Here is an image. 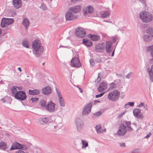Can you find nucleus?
<instances>
[{
    "mask_svg": "<svg viewBox=\"0 0 153 153\" xmlns=\"http://www.w3.org/2000/svg\"><path fill=\"white\" fill-rule=\"evenodd\" d=\"M81 8V7L79 5H76L70 7L65 14L66 20L71 21L78 18L79 16L77 13L80 12Z\"/></svg>",
    "mask_w": 153,
    "mask_h": 153,
    "instance_id": "1",
    "label": "nucleus"
},
{
    "mask_svg": "<svg viewBox=\"0 0 153 153\" xmlns=\"http://www.w3.org/2000/svg\"><path fill=\"white\" fill-rule=\"evenodd\" d=\"M33 52L36 57L40 56L43 51V47L38 40H35L32 43Z\"/></svg>",
    "mask_w": 153,
    "mask_h": 153,
    "instance_id": "2",
    "label": "nucleus"
},
{
    "mask_svg": "<svg viewBox=\"0 0 153 153\" xmlns=\"http://www.w3.org/2000/svg\"><path fill=\"white\" fill-rule=\"evenodd\" d=\"M139 16L142 21L145 23L149 22L152 20V15L146 11L141 12L139 14Z\"/></svg>",
    "mask_w": 153,
    "mask_h": 153,
    "instance_id": "3",
    "label": "nucleus"
},
{
    "mask_svg": "<svg viewBox=\"0 0 153 153\" xmlns=\"http://www.w3.org/2000/svg\"><path fill=\"white\" fill-rule=\"evenodd\" d=\"M120 94V92L117 90H115L108 94V98L110 100L116 101L119 100Z\"/></svg>",
    "mask_w": 153,
    "mask_h": 153,
    "instance_id": "4",
    "label": "nucleus"
},
{
    "mask_svg": "<svg viewBox=\"0 0 153 153\" xmlns=\"http://www.w3.org/2000/svg\"><path fill=\"white\" fill-rule=\"evenodd\" d=\"M14 22V20L13 19L3 18L1 20V26L2 27L4 28L8 25L13 23Z\"/></svg>",
    "mask_w": 153,
    "mask_h": 153,
    "instance_id": "5",
    "label": "nucleus"
},
{
    "mask_svg": "<svg viewBox=\"0 0 153 153\" xmlns=\"http://www.w3.org/2000/svg\"><path fill=\"white\" fill-rule=\"evenodd\" d=\"M75 34L76 36L80 38L84 37L86 35L85 30L80 27L75 29Z\"/></svg>",
    "mask_w": 153,
    "mask_h": 153,
    "instance_id": "6",
    "label": "nucleus"
},
{
    "mask_svg": "<svg viewBox=\"0 0 153 153\" xmlns=\"http://www.w3.org/2000/svg\"><path fill=\"white\" fill-rule=\"evenodd\" d=\"M94 12V8L90 5L84 7L82 11L83 15L85 17L92 14Z\"/></svg>",
    "mask_w": 153,
    "mask_h": 153,
    "instance_id": "7",
    "label": "nucleus"
},
{
    "mask_svg": "<svg viewBox=\"0 0 153 153\" xmlns=\"http://www.w3.org/2000/svg\"><path fill=\"white\" fill-rule=\"evenodd\" d=\"M126 127L124 124L121 123L119 127V129L117 133L119 136L123 135L126 132Z\"/></svg>",
    "mask_w": 153,
    "mask_h": 153,
    "instance_id": "8",
    "label": "nucleus"
},
{
    "mask_svg": "<svg viewBox=\"0 0 153 153\" xmlns=\"http://www.w3.org/2000/svg\"><path fill=\"white\" fill-rule=\"evenodd\" d=\"M75 122L78 131H80L82 130L84 124L83 121L81 119L77 118L75 120Z\"/></svg>",
    "mask_w": 153,
    "mask_h": 153,
    "instance_id": "9",
    "label": "nucleus"
},
{
    "mask_svg": "<svg viewBox=\"0 0 153 153\" xmlns=\"http://www.w3.org/2000/svg\"><path fill=\"white\" fill-rule=\"evenodd\" d=\"M55 104L52 101L49 102L46 107L47 110L50 112H54L55 111Z\"/></svg>",
    "mask_w": 153,
    "mask_h": 153,
    "instance_id": "10",
    "label": "nucleus"
},
{
    "mask_svg": "<svg viewBox=\"0 0 153 153\" xmlns=\"http://www.w3.org/2000/svg\"><path fill=\"white\" fill-rule=\"evenodd\" d=\"M92 106V104L91 103L87 104L84 108L82 112V114L86 116L90 113L91 111V109Z\"/></svg>",
    "mask_w": 153,
    "mask_h": 153,
    "instance_id": "11",
    "label": "nucleus"
},
{
    "mask_svg": "<svg viewBox=\"0 0 153 153\" xmlns=\"http://www.w3.org/2000/svg\"><path fill=\"white\" fill-rule=\"evenodd\" d=\"M17 94H16L15 97L16 99L20 100H23L26 98L27 95L25 92L23 91H19Z\"/></svg>",
    "mask_w": 153,
    "mask_h": 153,
    "instance_id": "12",
    "label": "nucleus"
},
{
    "mask_svg": "<svg viewBox=\"0 0 153 153\" xmlns=\"http://www.w3.org/2000/svg\"><path fill=\"white\" fill-rule=\"evenodd\" d=\"M56 94L58 97L59 102L60 106L62 107H65V103L64 101L62 98V95L61 94L59 91L56 88Z\"/></svg>",
    "mask_w": 153,
    "mask_h": 153,
    "instance_id": "13",
    "label": "nucleus"
},
{
    "mask_svg": "<svg viewBox=\"0 0 153 153\" xmlns=\"http://www.w3.org/2000/svg\"><path fill=\"white\" fill-rule=\"evenodd\" d=\"M107 89V84L105 81H102L97 88V90L99 92H102Z\"/></svg>",
    "mask_w": 153,
    "mask_h": 153,
    "instance_id": "14",
    "label": "nucleus"
},
{
    "mask_svg": "<svg viewBox=\"0 0 153 153\" xmlns=\"http://www.w3.org/2000/svg\"><path fill=\"white\" fill-rule=\"evenodd\" d=\"M71 65L75 67H79L81 66V64L79 59L77 57L73 58L71 61Z\"/></svg>",
    "mask_w": 153,
    "mask_h": 153,
    "instance_id": "15",
    "label": "nucleus"
},
{
    "mask_svg": "<svg viewBox=\"0 0 153 153\" xmlns=\"http://www.w3.org/2000/svg\"><path fill=\"white\" fill-rule=\"evenodd\" d=\"M142 38L144 41L146 43H149L153 41V35L144 34Z\"/></svg>",
    "mask_w": 153,
    "mask_h": 153,
    "instance_id": "16",
    "label": "nucleus"
},
{
    "mask_svg": "<svg viewBox=\"0 0 153 153\" xmlns=\"http://www.w3.org/2000/svg\"><path fill=\"white\" fill-rule=\"evenodd\" d=\"M105 46L104 43L99 44L95 47V50L96 52H103L105 50Z\"/></svg>",
    "mask_w": 153,
    "mask_h": 153,
    "instance_id": "17",
    "label": "nucleus"
},
{
    "mask_svg": "<svg viewBox=\"0 0 153 153\" xmlns=\"http://www.w3.org/2000/svg\"><path fill=\"white\" fill-rule=\"evenodd\" d=\"M141 110L139 108L134 109L133 110L134 115L138 118L141 119L143 117V116L140 113Z\"/></svg>",
    "mask_w": 153,
    "mask_h": 153,
    "instance_id": "18",
    "label": "nucleus"
},
{
    "mask_svg": "<svg viewBox=\"0 0 153 153\" xmlns=\"http://www.w3.org/2000/svg\"><path fill=\"white\" fill-rule=\"evenodd\" d=\"M12 2V4L16 9H19L22 6L21 0H13Z\"/></svg>",
    "mask_w": 153,
    "mask_h": 153,
    "instance_id": "19",
    "label": "nucleus"
},
{
    "mask_svg": "<svg viewBox=\"0 0 153 153\" xmlns=\"http://www.w3.org/2000/svg\"><path fill=\"white\" fill-rule=\"evenodd\" d=\"M51 88L49 86L45 87L42 89V93L43 94L48 95L51 92Z\"/></svg>",
    "mask_w": 153,
    "mask_h": 153,
    "instance_id": "20",
    "label": "nucleus"
},
{
    "mask_svg": "<svg viewBox=\"0 0 153 153\" xmlns=\"http://www.w3.org/2000/svg\"><path fill=\"white\" fill-rule=\"evenodd\" d=\"M21 144L15 142L12 144L10 150H12L16 149H20L21 148Z\"/></svg>",
    "mask_w": 153,
    "mask_h": 153,
    "instance_id": "21",
    "label": "nucleus"
},
{
    "mask_svg": "<svg viewBox=\"0 0 153 153\" xmlns=\"http://www.w3.org/2000/svg\"><path fill=\"white\" fill-rule=\"evenodd\" d=\"M112 44V43L111 41H108L106 42L105 49L107 53H109L111 51V47Z\"/></svg>",
    "mask_w": 153,
    "mask_h": 153,
    "instance_id": "22",
    "label": "nucleus"
},
{
    "mask_svg": "<svg viewBox=\"0 0 153 153\" xmlns=\"http://www.w3.org/2000/svg\"><path fill=\"white\" fill-rule=\"evenodd\" d=\"M49 121L47 117L40 118L38 119V122L39 123L43 125L47 123Z\"/></svg>",
    "mask_w": 153,
    "mask_h": 153,
    "instance_id": "23",
    "label": "nucleus"
},
{
    "mask_svg": "<svg viewBox=\"0 0 153 153\" xmlns=\"http://www.w3.org/2000/svg\"><path fill=\"white\" fill-rule=\"evenodd\" d=\"M22 24L24 26L25 29L27 30L30 25V22L28 19L27 18H24L22 21Z\"/></svg>",
    "mask_w": 153,
    "mask_h": 153,
    "instance_id": "24",
    "label": "nucleus"
},
{
    "mask_svg": "<svg viewBox=\"0 0 153 153\" xmlns=\"http://www.w3.org/2000/svg\"><path fill=\"white\" fill-rule=\"evenodd\" d=\"M40 93V91L37 89L28 90V93L30 95H36L39 94Z\"/></svg>",
    "mask_w": 153,
    "mask_h": 153,
    "instance_id": "25",
    "label": "nucleus"
},
{
    "mask_svg": "<svg viewBox=\"0 0 153 153\" xmlns=\"http://www.w3.org/2000/svg\"><path fill=\"white\" fill-rule=\"evenodd\" d=\"M83 43L86 46L89 47L91 46L92 45V43L91 42L85 39H83Z\"/></svg>",
    "mask_w": 153,
    "mask_h": 153,
    "instance_id": "26",
    "label": "nucleus"
},
{
    "mask_svg": "<svg viewBox=\"0 0 153 153\" xmlns=\"http://www.w3.org/2000/svg\"><path fill=\"white\" fill-rule=\"evenodd\" d=\"M90 38L94 41H96L99 40L100 37L99 36L95 35H91Z\"/></svg>",
    "mask_w": 153,
    "mask_h": 153,
    "instance_id": "27",
    "label": "nucleus"
},
{
    "mask_svg": "<svg viewBox=\"0 0 153 153\" xmlns=\"http://www.w3.org/2000/svg\"><path fill=\"white\" fill-rule=\"evenodd\" d=\"M146 33L150 35H153V28L152 27H148L146 30Z\"/></svg>",
    "mask_w": 153,
    "mask_h": 153,
    "instance_id": "28",
    "label": "nucleus"
},
{
    "mask_svg": "<svg viewBox=\"0 0 153 153\" xmlns=\"http://www.w3.org/2000/svg\"><path fill=\"white\" fill-rule=\"evenodd\" d=\"M95 128L98 134H100L103 132V129H102V127L101 125H97L96 126Z\"/></svg>",
    "mask_w": 153,
    "mask_h": 153,
    "instance_id": "29",
    "label": "nucleus"
},
{
    "mask_svg": "<svg viewBox=\"0 0 153 153\" xmlns=\"http://www.w3.org/2000/svg\"><path fill=\"white\" fill-rule=\"evenodd\" d=\"M7 149V145L6 143L3 142H0V149L5 150Z\"/></svg>",
    "mask_w": 153,
    "mask_h": 153,
    "instance_id": "30",
    "label": "nucleus"
},
{
    "mask_svg": "<svg viewBox=\"0 0 153 153\" xmlns=\"http://www.w3.org/2000/svg\"><path fill=\"white\" fill-rule=\"evenodd\" d=\"M20 91L19 90H18V89L16 88V87L15 86L13 87V88L12 90V94H13V95L15 97L16 95H17V94Z\"/></svg>",
    "mask_w": 153,
    "mask_h": 153,
    "instance_id": "31",
    "label": "nucleus"
},
{
    "mask_svg": "<svg viewBox=\"0 0 153 153\" xmlns=\"http://www.w3.org/2000/svg\"><path fill=\"white\" fill-rule=\"evenodd\" d=\"M125 123L126 124L128 128V131H130L133 130V129L131 127V123L130 121H126L125 122Z\"/></svg>",
    "mask_w": 153,
    "mask_h": 153,
    "instance_id": "32",
    "label": "nucleus"
},
{
    "mask_svg": "<svg viewBox=\"0 0 153 153\" xmlns=\"http://www.w3.org/2000/svg\"><path fill=\"white\" fill-rule=\"evenodd\" d=\"M110 15V13L108 11H104L101 13V16L103 18H105Z\"/></svg>",
    "mask_w": 153,
    "mask_h": 153,
    "instance_id": "33",
    "label": "nucleus"
},
{
    "mask_svg": "<svg viewBox=\"0 0 153 153\" xmlns=\"http://www.w3.org/2000/svg\"><path fill=\"white\" fill-rule=\"evenodd\" d=\"M147 71L149 74V77L151 80L153 82V72L147 69Z\"/></svg>",
    "mask_w": 153,
    "mask_h": 153,
    "instance_id": "34",
    "label": "nucleus"
},
{
    "mask_svg": "<svg viewBox=\"0 0 153 153\" xmlns=\"http://www.w3.org/2000/svg\"><path fill=\"white\" fill-rule=\"evenodd\" d=\"M22 45L26 48H29V43L26 40H24L22 43Z\"/></svg>",
    "mask_w": 153,
    "mask_h": 153,
    "instance_id": "35",
    "label": "nucleus"
},
{
    "mask_svg": "<svg viewBox=\"0 0 153 153\" xmlns=\"http://www.w3.org/2000/svg\"><path fill=\"white\" fill-rule=\"evenodd\" d=\"M117 87V84L115 83L112 82L110 84V87L109 88V89L112 90L113 89L116 88Z\"/></svg>",
    "mask_w": 153,
    "mask_h": 153,
    "instance_id": "36",
    "label": "nucleus"
},
{
    "mask_svg": "<svg viewBox=\"0 0 153 153\" xmlns=\"http://www.w3.org/2000/svg\"><path fill=\"white\" fill-rule=\"evenodd\" d=\"M82 148H86L88 146V143L85 140H82Z\"/></svg>",
    "mask_w": 153,
    "mask_h": 153,
    "instance_id": "37",
    "label": "nucleus"
},
{
    "mask_svg": "<svg viewBox=\"0 0 153 153\" xmlns=\"http://www.w3.org/2000/svg\"><path fill=\"white\" fill-rule=\"evenodd\" d=\"M148 51H151V56L153 57V45L149 46L147 48Z\"/></svg>",
    "mask_w": 153,
    "mask_h": 153,
    "instance_id": "38",
    "label": "nucleus"
},
{
    "mask_svg": "<svg viewBox=\"0 0 153 153\" xmlns=\"http://www.w3.org/2000/svg\"><path fill=\"white\" fill-rule=\"evenodd\" d=\"M39 103L41 106L42 107H45L47 106L46 102L44 100H40Z\"/></svg>",
    "mask_w": 153,
    "mask_h": 153,
    "instance_id": "39",
    "label": "nucleus"
},
{
    "mask_svg": "<svg viewBox=\"0 0 153 153\" xmlns=\"http://www.w3.org/2000/svg\"><path fill=\"white\" fill-rule=\"evenodd\" d=\"M134 102H129L127 103L125 105V108H128L127 106L130 105V106H133L134 105Z\"/></svg>",
    "mask_w": 153,
    "mask_h": 153,
    "instance_id": "40",
    "label": "nucleus"
},
{
    "mask_svg": "<svg viewBox=\"0 0 153 153\" xmlns=\"http://www.w3.org/2000/svg\"><path fill=\"white\" fill-rule=\"evenodd\" d=\"M21 148L20 149L26 150L27 149V147L26 145L24 144H21Z\"/></svg>",
    "mask_w": 153,
    "mask_h": 153,
    "instance_id": "41",
    "label": "nucleus"
},
{
    "mask_svg": "<svg viewBox=\"0 0 153 153\" xmlns=\"http://www.w3.org/2000/svg\"><path fill=\"white\" fill-rule=\"evenodd\" d=\"M38 100H39V98H38L36 97L32 98L30 99V100L32 101V102H34L35 101H38Z\"/></svg>",
    "mask_w": 153,
    "mask_h": 153,
    "instance_id": "42",
    "label": "nucleus"
},
{
    "mask_svg": "<svg viewBox=\"0 0 153 153\" xmlns=\"http://www.w3.org/2000/svg\"><path fill=\"white\" fill-rule=\"evenodd\" d=\"M40 8L43 10H45L47 9V7L45 4H42L40 7Z\"/></svg>",
    "mask_w": 153,
    "mask_h": 153,
    "instance_id": "43",
    "label": "nucleus"
},
{
    "mask_svg": "<svg viewBox=\"0 0 153 153\" xmlns=\"http://www.w3.org/2000/svg\"><path fill=\"white\" fill-rule=\"evenodd\" d=\"M102 114V112L100 111H99L97 113L94 114V115L95 117L98 116H100Z\"/></svg>",
    "mask_w": 153,
    "mask_h": 153,
    "instance_id": "44",
    "label": "nucleus"
},
{
    "mask_svg": "<svg viewBox=\"0 0 153 153\" xmlns=\"http://www.w3.org/2000/svg\"><path fill=\"white\" fill-rule=\"evenodd\" d=\"M90 64L92 66H94L95 65L94 62V61L93 59H91L90 60Z\"/></svg>",
    "mask_w": 153,
    "mask_h": 153,
    "instance_id": "45",
    "label": "nucleus"
},
{
    "mask_svg": "<svg viewBox=\"0 0 153 153\" xmlns=\"http://www.w3.org/2000/svg\"><path fill=\"white\" fill-rule=\"evenodd\" d=\"M132 75V73L131 72H130L129 73V74L126 76V77L127 78L129 79L131 77V76Z\"/></svg>",
    "mask_w": 153,
    "mask_h": 153,
    "instance_id": "46",
    "label": "nucleus"
},
{
    "mask_svg": "<svg viewBox=\"0 0 153 153\" xmlns=\"http://www.w3.org/2000/svg\"><path fill=\"white\" fill-rule=\"evenodd\" d=\"M120 146V147H126V145L125 143H119Z\"/></svg>",
    "mask_w": 153,
    "mask_h": 153,
    "instance_id": "47",
    "label": "nucleus"
},
{
    "mask_svg": "<svg viewBox=\"0 0 153 153\" xmlns=\"http://www.w3.org/2000/svg\"><path fill=\"white\" fill-rule=\"evenodd\" d=\"M104 93H102L99 94L97 95L96 96V97L98 98L102 96L104 94Z\"/></svg>",
    "mask_w": 153,
    "mask_h": 153,
    "instance_id": "48",
    "label": "nucleus"
},
{
    "mask_svg": "<svg viewBox=\"0 0 153 153\" xmlns=\"http://www.w3.org/2000/svg\"><path fill=\"white\" fill-rule=\"evenodd\" d=\"M98 76L97 78V79H96V82H100L101 80V77L100 76V73H98Z\"/></svg>",
    "mask_w": 153,
    "mask_h": 153,
    "instance_id": "49",
    "label": "nucleus"
},
{
    "mask_svg": "<svg viewBox=\"0 0 153 153\" xmlns=\"http://www.w3.org/2000/svg\"><path fill=\"white\" fill-rule=\"evenodd\" d=\"M131 153H139V150L138 149H135L132 151Z\"/></svg>",
    "mask_w": 153,
    "mask_h": 153,
    "instance_id": "50",
    "label": "nucleus"
},
{
    "mask_svg": "<svg viewBox=\"0 0 153 153\" xmlns=\"http://www.w3.org/2000/svg\"><path fill=\"white\" fill-rule=\"evenodd\" d=\"M15 153H25V152L21 150L17 151Z\"/></svg>",
    "mask_w": 153,
    "mask_h": 153,
    "instance_id": "51",
    "label": "nucleus"
},
{
    "mask_svg": "<svg viewBox=\"0 0 153 153\" xmlns=\"http://www.w3.org/2000/svg\"><path fill=\"white\" fill-rule=\"evenodd\" d=\"M152 134L151 133H149V134H148L145 137V138H149L151 135Z\"/></svg>",
    "mask_w": 153,
    "mask_h": 153,
    "instance_id": "52",
    "label": "nucleus"
},
{
    "mask_svg": "<svg viewBox=\"0 0 153 153\" xmlns=\"http://www.w3.org/2000/svg\"><path fill=\"white\" fill-rule=\"evenodd\" d=\"M147 69H149V70L153 72V65L151 66V68H149Z\"/></svg>",
    "mask_w": 153,
    "mask_h": 153,
    "instance_id": "53",
    "label": "nucleus"
},
{
    "mask_svg": "<svg viewBox=\"0 0 153 153\" xmlns=\"http://www.w3.org/2000/svg\"><path fill=\"white\" fill-rule=\"evenodd\" d=\"M153 58L149 60V62L151 63H153V57H152Z\"/></svg>",
    "mask_w": 153,
    "mask_h": 153,
    "instance_id": "54",
    "label": "nucleus"
},
{
    "mask_svg": "<svg viewBox=\"0 0 153 153\" xmlns=\"http://www.w3.org/2000/svg\"><path fill=\"white\" fill-rule=\"evenodd\" d=\"M116 38H114L113 39H112V41L113 42H116Z\"/></svg>",
    "mask_w": 153,
    "mask_h": 153,
    "instance_id": "55",
    "label": "nucleus"
},
{
    "mask_svg": "<svg viewBox=\"0 0 153 153\" xmlns=\"http://www.w3.org/2000/svg\"><path fill=\"white\" fill-rule=\"evenodd\" d=\"M140 105H141V106L143 105L144 106V104L143 102L140 103Z\"/></svg>",
    "mask_w": 153,
    "mask_h": 153,
    "instance_id": "56",
    "label": "nucleus"
},
{
    "mask_svg": "<svg viewBox=\"0 0 153 153\" xmlns=\"http://www.w3.org/2000/svg\"><path fill=\"white\" fill-rule=\"evenodd\" d=\"M94 102H95V103H96L97 102L100 103V102L98 100H95L94 101Z\"/></svg>",
    "mask_w": 153,
    "mask_h": 153,
    "instance_id": "57",
    "label": "nucleus"
},
{
    "mask_svg": "<svg viewBox=\"0 0 153 153\" xmlns=\"http://www.w3.org/2000/svg\"><path fill=\"white\" fill-rule=\"evenodd\" d=\"M79 89L80 92L82 93V89L80 88H79Z\"/></svg>",
    "mask_w": 153,
    "mask_h": 153,
    "instance_id": "58",
    "label": "nucleus"
},
{
    "mask_svg": "<svg viewBox=\"0 0 153 153\" xmlns=\"http://www.w3.org/2000/svg\"><path fill=\"white\" fill-rule=\"evenodd\" d=\"M62 47V48H67V47L66 46H63L62 45H61V46H59V48H61Z\"/></svg>",
    "mask_w": 153,
    "mask_h": 153,
    "instance_id": "59",
    "label": "nucleus"
},
{
    "mask_svg": "<svg viewBox=\"0 0 153 153\" xmlns=\"http://www.w3.org/2000/svg\"><path fill=\"white\" fill-rule=\"evenodd\" d=\"M18 70L20 72L22 71V70L21 69V68L20 67L18 68Z\"/></svg>",
    "mask_w": 153,
    "mask_h": 153,
    "instance_id": "60",
    "label": "nucleus"
},
{
    "mask_svg": "<svg viewBox=\"0 0 153 153\" xmlns=\"http://www.w3.org/2000/svg\"><path fill=\"white\" fill-rule=\"evenodd\" d=\"M1 100L3 102H5V100L4 99H1Z\"/></svg>",
    "mask_w": 153,
    "mask_h": 153,
    "instance_id": "61",
    "label": "nucleus"
},
{
    "mask_svg": "<svg viewBox=\"0 0 153 153\" xmlns=\"http://www.w3.org/2000/svg\"><path fill=\"white\" fill-rule=\"evenodd\" d=\"M114 51L112 53V55H111V56H114Z\"/></svg>",
    "mask_w": 153,
    "mask_h": 153,
    "instance_id": "62",
    "label": "nucleus"
},
{
    "mask_svg": "<svg viewBox=\"0 0 153 153\" xmlns=\"http://www.w3.org/2000/svg\"><path fill=\"white\" fill-rule=\"evenodd\" d=\"M57 120H58V119H56L55 120V122H56V124L58 123V122H57Z\"/></svg>",
    "mask_w": 153,
    "mask_h": 153,
    "instance_id": "63",
    "label": "nucleus"
},
{
    "mask_svg": "<svg viewBox=\"0 0 153 153\" xmlns=\"http://www.w3.org/2000/svg\"><path fill=\"white\" fill-rule=\"evenodd\" d=\"M16 87V88L18 89V90L20 89V87Z\"/></svg>",
    "mask_w": 153,
    "mask_h": 153,
    "instance_id": "64",
    "label": "nucleus"
}]
</instances>
